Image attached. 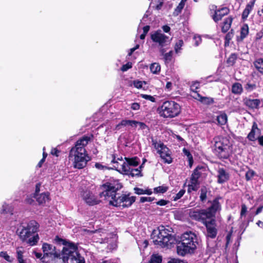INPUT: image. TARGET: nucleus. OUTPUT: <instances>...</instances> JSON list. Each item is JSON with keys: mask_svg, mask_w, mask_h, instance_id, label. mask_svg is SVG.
<instances>
[{"mask_svg": "<svg viewBox=\"0 0 263 263\" xmlns=\"http://www.w3.org/2000/svg\"><path fill=\"white\" fill-rule=\"evenodd\" d=\"M122 187L118 181L106 182L101 186L102 191L100 193V197L107 201L110 205L129 207L135 201L136 197L119 193Z\"/></svg>", "mask_w": 263, "mask_h": 263, "instance_id": "f257e3e1", "label": "nucleus"}, {"mask_svg": "<svg viewBox=\"0 0 263 263\" xmlns=\"http://www.w3.org/2000/svg\"><path fill=\"white\" fill-rule=\"evenodd\" d=\"M92 137V135L83 136L76 142L75 146L71 149L69 160L74 168L82 169L85 167L87 162L90 160V158L86 154L85 147Z\"/></svg>", "mask_w": 263, "mask_h": 263, "instance_id": "f03ea898", "label": "nucleus"}, {"mask_svg": "<svg viewBox=\"0 0 263 263\" xmlns=\"http://www.w3.org/2000/svg\"><path fill=\"white\" fill-rule=\"evenodd\" d=\"M199 245V238L195 233L187 231L182 234L177 245V254L181 256L194 254Z\"/></svg>", "mask_w": 263, "mask_h": 263, "instance_id": "7ed1b4c3", "label": "nucleus"}, {"mask_svg": "<svg viewBox=\"0 0 263 263\" xmlns=\"http://www.w3.org/2000/svg\"><path fill=\"white\" fill-rule=\"evenodd\" d=\"M56 240L64 245L60 258V261H62V263H68L69 259L72 263H85L84 258L78 253V247L75 243L58 237Z\"/></svg>", "mask_w": 263, "mask_h": 263, "instance_id": "20e7f679", "label": "nucleus"}, {"mask_svg": "<svg viewBox=\"0 0 263 263\" xmlns=\"http://www.w3.org/2000/svg\"><path fill=\"white\" fill-rule=\"evenodd\" d=\"M39 228V223L35 220H31L22 225V228L17 231L21 239L26 241L30 246L35 245L39 240L37 234H36Z\"/></svg>", "mask_w": 263, "mask_h": 263, "instance_id": "39448f33", "label": "nucleus"}, {"mask_svg": "<svg viewBox=\"0 0 263 263\" xmlns=\"http://www.w3.org/2000/svg\"><path fill=\"white\" fill-rule=\"evenodd\" d=\"M214 152L220 159H227L231 152V144L228 138L217 136L213 139Z\"/></svg>", "mask_w": 263, "mask_h": 263, "instance_id": "423d86ee", "label": "nucleus"}, {"mask_svg": "<svg viewBox=\"0 0 263 263\" xmlns=\"http://www.w3.org/2000/svg\"><path fill=\"white\" fill-rule=\"evenodd\" d=\"M153 235L154 243L161 247H170L174 242L173 236L163 226H160L158 230H154Z\"/></svg>", "mask_w": 263, "mask_h": 263, "instance_id": "0eeeda50", "label": "nucleus"}, {"mask_svg": "<svg viewBox=\"0 0 263 263\" xmlns=\"http://www.w3.org/2000/svg\"><path fill=\"white\" fill-rule=\"evenodd\" d=\"M91 234H92V238L93 241L97 242L102 243H109V245L107 246L108 249L109 250H114L116 248L117 244L115 240V238H113L112 235L109 234V237L107 236V233L105 230L100 229L95 231H88Z\"/></svg>", "mask_w": 263, "mask_h": 263, "instance_id": "6e6552de", "label": "nucleus"}, {"mask_svg": "<svg viewBox=\"0 0 263 263\" xmlns=\"http://www.w3.org/2000/svg\"><path fill=\"white\" fill-rule=\"evenodd\" d=\"M125 161H123L122 158H118L117 160L115 158L112 160L111 162L116 164L114 167L119 172H122L125 174L129 173V169L137 166L139 164V160L137 157L132 158H125Z\"/></svg>", "mask_w": 263, "mask_h": 263, "instance_id": "1a4fd4ad", "label": "nucleus"}, {"mask_svg": "<svg viewBox=\"0 0 263 263\" xmlns=\"http://www.w3.org/2000/svg\"><path fill=\"white\" fill-rule=\"evenodd\" d=\"M181 111V107L175 101H165L161 106L160 114L164 118H174L177 116Z\"/></svg>", "mask_w": 263, "mask_h": 263, "instance_id": "9d476101", "label": "nucleus"}, {"mask_svg": "<svg viewBox=\"0 0 263 263\" xmlns=\"http://www.w3.org/2000/svg\"><path fill=\"white\" fill-rule=\"evenodd\" d=\"M152 145L154 146L157 153L160 155V157L164 162L170 164L172 162V158L171 156L170 149L160 141L152 138Z\"/></svg>", "mask_w": 263, "mask_h": 263, "instance_id": "9b49d317", "label": "nucleus"}, {"mask_svg": "<svg viewBox=\"0 0 263 263\" xmlns=\"http://www.w3.org/2000/svg\"><path fill=\"white\" fill-rule=\"evenodd\" d=\"M151 38L153 42L160 48V51L163 54L165 52V50L163 47L170 44V37L163 33L161 30H159L152 33Z\"/></svg>", "mask_w": 263, "mask_h": 263, "instance_id": "f8f14e48", "label": "nucleus"}, {"mask_svg": "<svg viewBox=\"0 0 263 263\" xmlns=\"http://www.w3.org/2000/svg\"><path fill=\"white\" fill-rule=\"evenodd\" d=\"M189 215L192 219L200 221L204 223L206 220L210 219L211 214L207 213L206 210H199L192 209L189 210Z\"/></svg>", "mask_w": 263, "mask_h": 263, "instance_id": "ddd939ff", "label": "nucleus"}, {"mask_svg": "<svg viewBox=\"0 0 263 263\" xmlns=\"http://www.w3.org/2000/svg\"><path fill=\"white\" fill-rule=\"evenodd\" d=\"M42 250L44 253L43 257H50L56 259L58 263H62V261H60L61 253L57 251L54 246L47 243H44L42 246Z\"/></svg>", "mask_w": 263, "mask_h": 263, "instance_id": "4468645a", "label": "nucleus"}, {"mask_svg": "<svg viewBox=\"0 0 263 263\" xmlns=\"http://www.w3.org/2000/svg\"><path fill=\"white\" fill-rule=\"evenodd\" d=\"M203 224L206 228V236L211 238H215L217 234V230L216 228V224L215 219L211 218L208 219Z\"/></svg>", "mask_w": 263, "mask_h": 263, "instance_id": "2eb2a0df", "label": "nucleus"}, {"mask_svg": "<svg viewBox=\"0 0 263 263\" xmlns=\"http://www.w3.org/2000/svg\"><path fill=\"white\" fill-rule=\"evenodd\" d=\"M221 199L220 197L215 198L212 201V205L208 209H206L207 213L211 214L210 218H214L215 214L217 212L221 210V205L219 202V200Z\"/></svg>", "mask_w": 263, "mask_h": 263, "instance_id": "dca6fc26", "label": "nucleus"}, {"mask_svg": "<svg viewBox=\"0 0 263 263\" xmlns=\"http://www.w3.org/2000/svg\"><path fill=\"white\" fill-rule=\"evenodd\" d=\"M83 199L85 202L89 205H93L98 204L100 202L99 200L90 191H85L82 195Z\"/></svg>", "mask_w": 263, "mask_h": 263, "instance_id": "f3484780", "label": "nucleus"}, {"mask_svg": "<svg viewBox=\"0 0 263 263\" xmlns=\"http://www.w3.org/2000/svg\"><path fill=\"white\" fill-rule=\"evenodd\" d=\"M261 134V129L258 127L257 124L254 122L253 123L251 131L247 136V138L250 141H255L257 140L256 136Z\"/></svg>", "mask_w": 263, "mask_h": 263, "instance_id": "a211bd4d", "label": "nucleus"}, {"mask_svg": "<svg viewBox=\"0 0 263 263\" xmlns=\"http://www.w3.org/2000/svg\"><path fill=\"white\" fill-rule=\"evenodd\" d=\"M243 102L245 106L250 109H254L259 108L261 101L259 99H251L245 98L243 99Z\"/></svg>", "mask_w": 263, "mask_h": 263, "instance_id": "6ab92c4d", "label": "nucleus"}, {"mask_svg": "<svg viewBox=\"0 0 263 263\" xmlns=\"http://www.w3.org/2000/svg\"><path fill=\"white\" fill-rule=\"evenodd\" d=\"M229 13V9L227 7H223L220 9L215 11V14L213 16V19L215 22L220 21L222 17Z\"/></svg>", "mask_w": 263, "mask_h": 263, "instance_id": "aec40b11", "label": "nucleus"}, {"mask_svg": "<svg viewBox=\"0 0 263 263\" xmlns=\"http://www.w3.org/2000/svg\"><path fill=\"white\" fill-rule=\"evenodd\" d=\"M217 173V182L219 183H223L229 180V174L224 168H219Z\"/></svg>", "mask_w": 263, "mask_h": 263, "instance_id": "412c9836", "label": "nucleus"}, {"mask_svg": "<svg viewBox=\"0 0 263 263\" xmlns=\"http://www.w3.org/2000/svg\"><path fill=\"white\" fill-rule=\"evenodd\" d=\"M135 123H137V121H136V120H123L121 121L120 123H119L118 124H117L116 126L115 130H118L122 127H125V126H130L132 127L135 128Z\"/></svg>", "mask_w": 263, "mask_h": 263, "instance_id": "4be33fe9", "label": "nucleus"}, {"mask_svg": "<svg viewBox=\"0 0 263 263\" xmlns=\"http://www.w3.org/2000/svg\"><path fill=\"white\" fill-rule=\"evenodd\" d=\"M34 198L39 204H43L49 200V194L48 192L43 193L40 194H34Z\"/></svg>", "mask_w": 263, "mask_h": 263, "instance_id": "5701e85b", "label": "nucleus"}, {"mask_svg": "<svg viewBox=\"0 0 263 263\" xmlns=\"http://www.w3.org/2000/svg\"><path fill=\"white\" fill-rule=\"evenodd\" d=\"M233 21V18L231 16L226 18L222 24L221 27V31L223 33L227 32L231 26V24Z\"/></svg>", "mask_w": 263, "mask_h": 263, "instance_id": "b1692460", "label": "nucleus"}, {"mask_svg": "<svg viewBox=\"0 0 263 263\" xmlns=\"http://www.w3.org/2000/svg\"><path fill=\"white\" fill-rule=\"evenodd\" d=\"M255 1H253L248 3L242 14V19H246L249 15L250 12L252 10L254 7Z\"/></svg>", "mask_w": 263, "mask_h": 263, "instance_id": "393cba45", "label": "nucleus"}, {"mask_svg": "<svg viewBox=\"0 0 263 263\" xmlns=\"http://www.w3.org/2000/svg\"><path fill=\"white\" fill-rule=\"evenodd\" d=\"M163 5V0H152L149 7L157 10L162 8Z\"/></svg>", "mask_w": 263, "mask_h": 263, "instance_id": "a878e982", "label": "nucleus"}, {"mask_svg": "<svg viewBox=\"0 0 263 263\" xmlns=\"http://www.w3.org/2000/svg\"><path fill=\"white\" fill-rule=\"evenodd\" d=\"M243 90L242 85L239 83H235L232 87V92L236 95H240Z\"/></svg>", "mask_w": 263, "mask_h": 263, "instance_id": "bb28decb", "label": "nucleus"}, {"mask_svg": "<svg viewBox=\"0 0 263 263\" xmlns=\"http://www.w3.org/2000/svg\"><path fill=\"white\" fill-rule=\"evenodd\" d=\"M13 209L11 206L4 203L0 210L1 214H12Z\"/></svg>", "mask_w": 263, "mask_h": 263, "instance_id": "cd10ccee", "label": "nucleus"}, {"mask_svg": "<svg viewBox=\"0 0 263 263\" xmlns=\"http://www.w3.org/2000/svg\"><path fill=\"white\" fill-rule=\"evenodd\" d=\"M255 68L261 74H263V59L260 58L254 62Z\"/></svg>", "mask_w": 263, "mask_h": 263, "instance_id": "c85d7f7f", "label": "nucleus"}, {"mask_svg": "<svg viewBox=\"0 0 263 263\" xmlns=\"http://www.w3.org/2000/svg\"><path fill=\"white\" fill-rule=\"evenodd\" d=\"M199 187V181L191 180V183L188 185L187 192L191 193L192 191H196Z\"/></svg>", "mask_w": 263, "mask_h": 263, "instance_id": "c756f323", "label": "nucleus"}, {"mask_svg": "<svg viewBox=\"0 0 263 263\" xmlns=\"http://www.w3.org/2000/svg\"><path fill=\"white\" fill-rule=\"evenodd\" d=\"M228 120L227 115L225 113H222L217 117L218 124L223 125L226 124Z\"/></svg>", "mask_w": 263, "mask_h": 263, "instance_id": "7c9ffc66", "label": "nucleus"}, {"mask_svg": "<svg viewBox=\"0 0 263 263\" xmlns=\"http://www.w3.org/2000/svg\"><path fill=\"white\" fill-rule=\"evenodd\" d=\"M24 253V250L20 249L17 248L16 249V257L18 263H26L25 261L23 259V254Z\"/></svg>", "mask_w": 263, "mask_h": 263, "instance_id": "2f4dec72", "label": "nucleus"}, {"mask_svg": "<svg viewBox=\"0 0 263 263\" xmlns=\"http://www.w3.org/2000/svg\"><path fill=\"white\" fill-rule=\"evenodd\" d=\"M161 69L160 65L159 63H154L152 64L150 66V70L154 74L158 73Z\"/></svg>", "mask_w": 263, "mask_h": 263, "instance_id": "473e14b6", "label": "nucleus"}, {"mask_svg": "<svg viewBox=\"0 0 263 263\" xmlns=\"http://www.w3.org/2000/svg\"><path fill=\"white\" fill-rule=\"evenodd\" d=\"M162 257L158 254H154L151 256V259L147 263H161Z\"/></svg>", "mask_w": 263, "mask_h": 263, "instance_id": "72a5a7b5", "label": "nucleus"}, {"mask_svg": "<svg viewBox=\"0 0 263 263\" xmlns=\"http://www.w3.org/2000/svg\"><path fill=\"white\" fill-rule=\"evenodd\" d=\"M208 189L205 186H202L200 190V199L202 202L204 201L206 199Z\"/></svg>", "mask_w": 263, "mask_h": 263, "instance_id": "f704fd0d", "label": "nucleus"}, {"mask_svg": "<svg viewBox=\"0 0 263 263\" xmlns=\"http://www.w3.org/2000/svg\"><path fill=\"white\" fill-rule=\"evenodd\" d=\"M237 59V55L235 53H232L227 60V63L229 66H233Z\"/></svg>", "mask_w": 263, "mask_h": 263, "instance_id": "c9c22d12", "label": "nucleus"}, {"mask_svg": "<svg viewBox=\"0 0 263 263\" xmlns=\"http://www.w3.org/2000/svg\"><path fill=\"white\" fill-rule=\"evenodd\" d=\"M141 167H142V166H140L138 168H134L133 167V168L129 169V173L128 174H129L132 176H139L141 173L140 169L141 168Z\"/></svg>", "mask_w": 263, "mask_h": 263, "instance_id": "e433bc0d", "label": "nucleus"}, {"mask_svg": "<svg viewBox=\"0 0 263 263\" xmlns=\"http://www.w3.org/2000/svg\"><path fill=\"white\" fill-rule=\"evenodd\" d=\"M168 188L167 186L164 185L159 186L154 188V192L155 193H164L167 191Z\"/></svg>", "mask_w": 263, "mask_h": 263, "instance_id": "4c0bfd02", "label": "nucleus"}, {"mask_svg": "<svg viewBox=\"0 0 263 263\" xmlns=\"http://www.w3.org/2000/svg\"><path fill=\"white\" fill-rule=\"evenodd\" d=\"M234 36V31L232 29L230 32H229L225 36V46L229 45L230 41Z\"/></svg>", "mask_w": 263, "mask_h": 263, "instance_id": "58836bf2", "label": "nucleus"}, {"mask_svg": "<svg viewBox=\"0 0 263 263\" xmlns=\"http://www.w3.org/2000/svg\"><path fill=\"white\" fill-rule=\"evenodd\" d=\"M183 45V42L182 40H178L175 44L174 48L176 53H178L180 52L181 47Z\"/></svg>", "mask_w": 263, "mask_h": 263, "instance_id": "ea45409f", "label": "nucleus"}, {"mask_svg": "<svg viewBox=\"0 0 263 263\" xmlns=\"http://www.w3.org/2000/svg\"><path fill=\"white\" fill-rule=\"evenodd\" d=\"M249 32V29L247 25L243 26L241 29L240 37L241 40L246 37Z\"/></svg>", "mask_w": 263, "mask_h": 263, "instance_id": "a19ab883", "label": "nucleus"}, {"mask_svg": "<svg viewBox=\"0 0 263 263\" xmlns=\"http://www.w3.org/2000/svg\"><path fill=\"white\" fill-rule=\"evenodd\" d=\"M201 176V173L199 171L198 168H196L193 173L191 180H194L196 181H198L199 178Z\"/></svg>", "mask_w": 263, "mask_h": 263, "instance_id": "79ce46f5", "label": "nucleus"}, {"mask_svg": "<svg viewBox=\"0 0 263 263\" xmlns=\"http://www.w3.org/2000/svg\"><path fill=\"white\" fill-rule=\"evenodd\" d=\"M0 257L4 258L6 260L10 262H12L13 260V258L10 256L6 252L2 251L0 252Z\"/></svg>", "mask_w": 263, "mask_h": 263, "instance_id": "37998d69", "label": "nucleus"}, {"mask_svg": "<svg viewBox=\"0 0 263 263\" xmlns=\"http://www.w3.org/2000/svg\"><path fill=\"white\" fill-rule=\"evenodd\" d=\"M256 88V85L253 83H248L245 86V89L248 91L251 92Z\"/></svg>", "mask_w": 263, "mask_h": 263, "instance_id": "c03bdc74", "label": "nucleus"}, {"mask_svg": "<svg viewBox=\"0 0 263 263\" xmlns=\"http://www.w3.org/2000/svg\"><path fill=\"white\" fill-rule=\"evenodd\" d=\"M255 175V172L252 170H249L246 173V179L247 181L250 180Z\"/></svg>", "mask_w": 263, "mask_h": 263, "instance_id": "a18cd8bd", "label": "nucleus"}, {"mask_svg": "<svg viewBox=\"0 0 263 263\" xmlns=\"http://www.w3.org/2000/svg\"><path fill=\"white\" fill-rule=\"evenodd\" d=\"M173 53V51H170L168 53H166L165 54L164 53L163 54L164 59L166 62H170L171 61L172 59Z\"/></svg>", "mask_w": 263, "mask_h": 263, "instance_id": "49530a36", "label": "nucleus"}, {"mask_svg": "<svg viewBox=\"0 0 263 263\" xmlns=\"http://www.w3.org/2000/svg\"><path fill=\"white\" fill-rule=\"evenodd\" d=\"M185 191L183 189L181 190L176 195L173 197L174 200L177 201L178 199H180L184 194Z\"/></svg>", "mask_w": 263, "mask_h": 263, "instance_id": "de8ad7c7", "label": "nucleus"}, {"mask_svg": "<svg viewBox=\"0 0 263 263\" xmlns=\"http://www.w3.org/2000/svg\"><path fill=\"white\" fill-rule=\"evenodd\" d=\"M143 84H145V82L144 81H141L139 80H135L133 82L134 86L138 89L142 88Z\"/></svg>", "mask_w": 263, "mask_h": 263, "instance_id": "09e8293b", "label": "nucleus"}, {"mask_svg": "<svg viewBox=\"0 0 263 263\" xmlns=\"http://www.w3.org/2000/svg\"><path fill=\"white\" fill-rule=\"evenodd\" d=\"M141 96L142 98L149 100L152 102H155L156 101L155 98L151 95L142 94Z\"/></svg>", "mask_w": 263, "mask_h": 263, "instance_id": "8fccbe9b", "label": "nucleus"}, {"mask_svg": "<svg viewBox=\"0 0 263 263\" xmlns=\"http://www.w3.org/2000/svg\"><path fill=\"white\" fill-rule=\"evenodd\" d=\"M185 4H183L181 2H180L178 6L177 7V8L175 9V12L176 13V14L178 15L179 13L181 12V10L183 8Z\"/></svg>", "mask_w": 263, "mask_h": 263, "instance_id": "3c124183", "label": "nucleus"}, {"mask_svg": "<svg viewBox=\"0 0 263 263\" xmlns=\"http://www.w3.org/2000/svg\"><path fill=\"white\" fill-rule=\"evenodd\" d=\"M137 123H135V127L139 126L140 129H145L147 128V126L143 122L137 121Z\"/></svg>", "mask_w": 263, "mask_h": 263, "instance_id": "603ef678", "label": "nucleus"}, {"mask_svg": "<svg viewBox=\"0 0 263 263\" xmlns=\"http://www.w3.org/2000/svg\"><path fill=\"white\" fill-rule=\"evenodd\" d=\"M132 67V64L130 62H128L127 63V64H125V65H123L121 69L122 71H127L128 69L131 68Z\"/></svg>", "mask_w": 263, "mask_h": 263, "instance_id": "864d4df0", "label": "nucleus"}, {"mask_svg": "<svg viewBox=\"0 0 263 263\" xmlns=\"http://www.w3.org/2000/svg\"><path fill=\"white\" fill-rule=\"evenodd\" d=\"M247 211V208L246 205L245 204H242L241 205L240 216L242 217V216H245L246 214Z\"/></svg>", "mask_w": 263, "mask_h": 263, "instance_id": "5fc2aeb1", "label": "nucleus"}, {"mask_svg": "<svg viewBox=\"0 0 263 263\" xmlns=\"http://www.w3.org/2000/svg\"><path fill=\"white\" fill-rule=\"evenodd\" d=\"M153 200V199L150 197H141L140 198V202H151Z\"/></svg>", "mask_w": 263, "mask_h": 263, "instance_id": "6e6d98bb", "label": "nucleus"}, {"mask_svg": "<svg viewBox=\"0 0 263 263\" xmlns=\"http://www.w3.org/2000/svg\"><path fill=\"white\" fill-rule=\"evenodd\" d=\"M183 152L184 154L187 157V158H189V159L190 160H192V155L191 154L190 152L187 149L184 148L183 149Z\"/></svg>", "mask_w": 263, "mask_h": 263, "instance_id": "4d7b16f0", "label": "nucleus"}, {"mask_svg": "<svg viewBox=\"0 0 263 263\" xmlns=\"http://www.w3.org/2000/svg\"><path fill=\"white\" fill-rule=\"evenodd\" d=\"M135 193L138 195L144 194V190L138 187L134 188Z\"/></svg>", "mask_w": 263, "mask_h": 263, "instance_id": "13d9d810", "label": "nucleus"}, {"mask_svg": "<svg viewBox=\"0 0 263 263\" xmlns=\"http://www.w3.org/2000/svg\"><path fill=\"white\" fill-rule=\"evenodd\" d=\"M140 104L138 103H133L131 105V108L134 110H137L140 108Z\"/></svg>", "mask_w": 263, "mask_h": 263, "instance_id": "bf43d9fd", "label": "nucleus"}, {"mask_svg": "<svg viewBox=\"0 0 263 263\" xmlns=\"http://www.w3.org/2000/svg\"><path fill=\"white\" fill-rule=\"evenodd\" d=\"M194 40H195V46H198L201 42V39L199 36H195L194 37Z\"/></svg>", "mask_w": 263, "mask_h": 263, "instance_id": "052dcab7", "label": "nucleus"}, {"mask_svg": "<svg viewBox=\"0 0 263 263\" xmlns=\"http://www.w3.org/2000/svg\"><path fill=\"white\" fill-rule=\"evenodd\" d=\"M168 263H187L186 262L182 260H180L179 259H172L170 260Z\"/></svg>", "mask_w": 263, "mask_h": 263, "instance_id": "680f3d73", "label": "nucleus"}, {"mask_svg": "<svg viewBox=\"0 0 263 263\" xmlns=\"http://www.w3.org/2000/svg\"><path fill=\"white\" fill-rule=\"evenodd\" d=\"M199 87V83L198 82H195L193 83L191 86V89L192 91H195L197 89H198Z\"/></svg>", "mask_w": 263, "mask_h": 263, "instance_id": "e2e57ef3", "label": "nucleus"}, {"mask_svg": "<svg viewBox=\"0 0 263 263\" xmlns=\"http://www.w3.org/2000/svg\"><path fill=\"white\" fill-rule=\"evenodd\" d=\"M168 202V201L165 200L164 199H161L157 202V204L160 206H163L166 205Z\"/></svg>", "mask_w": 263, "mask_h": 263, "instance_id": "0e129e2a", "label": "nucleus"}, {"mask_svg": "<svg viewBox=\"0 0 263 263\" xmlns=\"http://www.w3.org/2000/svg\"><path fill=\"white\" fill-rule=\"evenodd\" d=\"M59 153L60 151L56 148H52L51 151V154L52 155L55 156L57 157L58 156Z\"/></svg>", "mask_w": 263, "mask_h": 263, "instance_id": "69168bd1", "label": "nucleus"}, {"mask_svg": "<svg viewBox=\"0 0 263 263\" xmlns=\"http://www.w3.org/2000/svg\"><path fill=\"white\" fill-rule=\"evenodd\" d=\"M26 202L28 204H31L33 203L34 200L31 197H27L25 200Z\"/></svg>", "mask_w": 263, "mask_h": 263, "instance_id": "338daca9", "label": "nucleus"}, {"mask_svg": "<svg viewBox=\"0 0 263 263\" xmlns=\"http://www.w3.org/2000/svg\"><path fill=\"white\" fill-rule=\"evenodd\" d=\"M257 140H258L259 144L263 146V136H258L257 138Z\"/></svg>", "mask_w": 263, "mask_h": 263, "instance_id": "774afa93", "label": "nucleus"}]
</instances>
